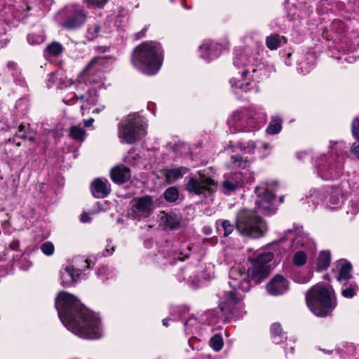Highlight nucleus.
<instances>
[{"label":"nucleus","mask_w":359,"mask_h":359,"mask_svg":"<svg viewBox=\"0 0 359 359\" xmlns=\"http://www.w3.org/2000/svg\"><path fill=\"white\" fill-rule=\"evenodd\" d=\"M273 257V253L271 252L259 253L252 260V266L247 272L240 267H233L230 269L229 285L232 290L223 292L219 304L220 311L224 315L235 314L237 305L243 298L240 291L248 292L252 287V281L257 284L268 276L271 271L269 263Z\"/></svg>","instance_id":"obj_1"},{"label":"nucleus","mask_w":359,"mask_h":359,"mask_svg":"<svg viewBox=\"0 0 359 359\" xmlns=\"http://www.w3.org/2000/svg\"><path fill=\"white\" fill-rule=\"evenodd\" d=\"M55 306L62 324L74 334L87 339H97L102 337L100 318L85 307L74 295L60 292Z\"/></svg>","instance_id":"obj_2"},{"label":"nucleus","mask_w":359,"mask_h":359,"mask_svg":"<svg viewBox=\"0 0 359 359\" xmlns=\"http://www.w3.org/2000/svg\"><path fill=\"white\" fill-rule=\"evenodd\" d=\"M329 148L330 151L327 155L322 154L314 158L317 175L323 180L338 179L344 172V163L347 149L346 142L331 141Z\"/></svg>","instance_id":"obj_3"},{"label":"nucleus","mask_w":359,"mask_h":359,"mask_svg":"<svg viewBox=\"0 0 359 359\" xmlns=\"http://www.w3.org/2000/svg\"><path fill=\"white\" fill-rule=\"evenodd\" d=\"M131 62L143 74H156L163 62V50L160 43L156 41L142 43L135 48Z\"/></svg>","instance_id":"obj_4"},{"label":"nucleus","mask_w":359,"mask_h":359,"mask_svg":"<svg viewBox=\"0 0 359 359\" xmlns=\"http://www.w3.org/2000/svg\"><path fill=\"white\" fill-rule=\"evenodd\" d=\"M306 304L316 316L325 317L336 306L337 302L332 287L318 283L306 294Z\"/></svg>","instance_id":"obj_5"},{"label":"nucleus","mask_w":359,"mask_h":359,"mask_svg":"<svg viewBox=\"0 0 359 359\" xmlns=\"http://www.w3.org/2000/svg\"><path fill=\"white\" fill-rule=\"evenodd\" d=\"M266 121L264 113L253 108H241L233 112L227 121L231 133L250 132L259 130Z\"/></svg>","instance_id":"obj_6"},{"label":"nucleus","mask_w":359,"mask_h":359,"mask_svg":"<svg viewBox=\"0 0 359 359\" xmlns=\"http://www.w3.org/2000/svg\"><path fill=\"white\" fill-rule=\"evenodd\" d=\"M249 69H245L240 72V78H232L230 83L234 92H250L258 90L257 83L260 79L269 76L270 72L273 70L272 66L266 65L264 63H252Z\"/></svg>","instance_id":"obj_7"},{"label":"nucleus","mask_w":359,"mask_h":359,"mask_svg":"<svg viewBox=\"0 0 359 359\" xmlns=\"http://www.w3.org/2000/svg\"><path fill=\"white\" fill-rule=\"evenodd\" d=\"M88 12L79 4H69L59 10L54 16L55 22L63 29L75 31L87 22Z\"/></svg>","instance_id":"obj_8"},{"label":"nucleus","mask_w":359,"mask_h":359,"mask_svg":"<svg viewBox=\"0 0 359 359\" xmlns=\"http://www.w3.org/2000/svg\"><path fill=\"white\" fill-rule=\"evenodd\" d=\"M236 226L241 233L252 238L262 237L267 231L265 222L250 210H242L238 213Z\"/></svg>","instance_id":"obj_9"},{"label":"nucleus","mask_w":359,"mask_h":359,"mask_svg":"<svg viewBox=\"0 0 359 359\" xmlns=\"http://www.w3.org/2000/svg\"><path fill=\"white\" fill-rule=\"evenodd\" d=\"M67 83L68 84L65 86L67 93L62 97V101L65 104H70L74 103V101L79 102L82 110L96 104V93L93 90H90L85 82L69 80Z\"/></svg>","instance_id":"obj_10"},{"label":"nucleus","mask_w":359,"mask_h":359,"mask_svg":"<svg viewBox=\"0 0 359 359\" xmlns=\"http://www.w3.org/2000/svg\"><path fill=\"white\" fill-rule=\"evenodd\" d=\"M119 137L127 144H133L143 137L146 132L144 118L137 114H130L119 123Z\"/></svg>","instance_id":"obj_11"},{"label":"nucleus","mask_w":359,"mask_h":359,"mask_svg":"<svg viewBox=\"0 0 359 359\" xmlns=\"http://www.w3.org/2000/svg\"><path fill=\"white\" fill-rule=\"evenodd\" d=\"M90 268V264L88 259L83 257L74 258L72 262L67 263L61 269L60 274L61 285L64 287H69L76 283L80 278L82 272Z\"/></svg>","instance_id":"obj_12"},{"label":"nucleus","mask_w":359,"mask_h":359,"mask_svg":"<svg viewBox=\"0 0 359 359\" xmlns=\"http://www.w3.org/2000/svg\"><path fill=\"white\" fill-rule=\"evenodd\" d=\"M278 188V182L270 181L265 182L263 185L257 186L255 192L259 200L256 204L264 214H271L275 210L273 201L275 199V192Z\"/></svg>","instance_id":"obj_13"},{"label":"nucleus","mask_w":359,"mask_h":359,"mask_svg":"<svg viewBox=\"0 0 359 359\" xmlns=\"http://www.w3.org/2000/svg\"><path fill=\"white\" fill-rule=\"evenodd\" d=\"M216 188L217 183L201 172H198V176L190 177L186 184V189L189 193L205 197L215 191Z\"/></svg>","instance_id":"obj_14"},{"label":"nucleus","mask_w":359,"mask_h":359,"mask_svg":"<svg viewBox=\"0 0 359 359\" xmlns=\"http://www.w3.org/2000/svg\"><path fill=\"white\" fill-rule=\"evenodd\" d=\"M254 181V172H238L234 171L224 177L222 186L224 193L229 194L243 188L247 184H252Z\"/></svg>","instance_id":"obj_15"},{"label":"nucleus","mask_w":359,"mask_h":359,"mask_svg":"<svg viewBox=\"0 0 359 359\" xmlns=\"http://www.w3.org/2000/svg\"><path fill=\"white\" fill-rule=\"evenodd\" d=\"M154 210V200L150 196L146 195L135 198L132 202L131 208L128 210V216L133 219H141L148 217Z\"/></svg>","instance_id":"obj_16"},{"label":"nucleus","mask_w":359,"mask_h":359,"mask_svg":"<svg viewBox=\"0 0 359 359\" xmlns=\"http://www.w3.org/2000/svg\"><path fill=\"white\" fill-rule=\"evenodd\" d=\"M14 14L12 6L7 4L0 11V49L9 43L11 38L6 33L11 25L15 26V22H18Z\"/></svg>","instance_id":"obj_17"},{"label":"nucleus","mask_w":359,"mask_h":359,"mask_svg":"<svg viewBox=\"0 0 359 359\" xmlns=\"http://www.w3.org/2000/svg\"><path fill=\"white\" fill-rule=\"evenodd\" d=\"M252 63H263L257 51L253 52L249 47L235 50V56L233 60L234 67L238 69L243 67L244 69H249V71H251L250 67Z\"/></svg>","instance_id":"obj_18"},{"label":"nucleus","mask_w":359,"mask_h":359,"mask_svg":"<svg viewBox=\"0 0 359 359\" xmlns=\"http://www.w3.org/2000/svg\"><path fill=\"white\" fill-rule=\"evenodd\" d=\"M285 240H290L292 242L291 247L294 249L299 248H310L313 244L312 241L305 233L302 228H294L290 229L285 234Z\"/></svg>","instance_id":"obj_19"},{"label":"nucleus","mask_w":359,"mask_h":359,"mask_svg":"<svg viewBox=\"0 0 359 359\" xmlns=\"http://www.w3.org/2000/svg\"><path fill=\"white\" fill-rule=\"evenodd\" d=\"M42 0H8L7 5L12 6L15 16L18 21H20L28 15L29 11L34 5L39 4Z\"/></svg>","instance_id":"obj_20"},{"label":"nucleus","mask_w":359,"mask_h":359,"mask_svg":"<svg viewBox=\"0 0 359 359\" xmlns=\"http://www.w3.org/2000/svg\"><path fill=\"white\" fill-rule=\"evenodd\" d=\"M222 50V46L212 41H205L198 47L200 57L207 62L218 57Z\"/></svg>","instance_id":"obj_21"},{"label":"nucleus","mask_w":359,"mask_h":359,"mask_svg":"<svg viewBox=\"0 0 359 359\" xmlns=\"http://www.w3.org/2000/svg\"><path fill=\"white\" fill-rule=\"evenodd\" d=\"M110 32L111 26L108 19L103 22L94 21L88 25L85 37L89 41H93L98 37L102 36L103 34H108Z\"/></svg>","instance_id":"obj_22"},{"label":"nucleus","mask_w":359,"mask_h":359,"mask_svg":"<svg viewBox=\"0 0 359 359\" xmlns=\"http://www.w3.org/2000/svg\"><path fill=\"white\" fill-rule=\"evenodd\" d=\"M266 289L271 295H281L288 290L289 282L283 276L277 274L267 283Z\"/></svg>","instance_id":"obj_23"},{"label":"nucleus","mask_w":359,"mask_h":359,"mask_svg":"<svg viewBox=\"0 0 359 359\" xmlns=\"http://www.w3.org/2000/svg\"><path fill=\"white\" fill-rule=\"evenodd\" d=\"M91 193L97 198H103L111 191L110 184L106 179L97 178L91 183Z\"/></svg>","instance_id":"obj_24"},{"label":"nucleus","mask_w":359,"mask_h":359,"mask_svg":"<svg viewBox=\"0 0 359 359\" xmlns=\"http://www.w3.org/2000/svg\"><path fill=\"white\" fill-rule=\"evenodd\" d=\"M346 30L344 22L340 20H334L330 27V34H327L328 31L324 30L323 36L327 40H336L340 39L341 37L345 34Z\"/></svg>","instance_id":"obj_25"},{"label":"nucleus","mask_w":359,"mask_h":359,"mask_svg":"<svg viewBox=\"0 0 359 359\" xmlns=\"http://www.w3.org/2000/svg\"><path fill=\"white\" fill-rule=\"evenodd\" d=\"M111 180L116 184H123L130 179V170L124 165L113 168L110 172Z\"/></svg>","instance_id":"obj_26"},{"label":"nucleus","mask_w":359,"mask_h":359,"mask_svg":"<svg viewBox=\"0 0 359 359\" xmlns=\"http://www.w3.org/2000/svg\"><path fill=\"white\" fill-rule=\"evenodd\" d=\"M111 62L110 58L105 57H95L91 60L86 67L84 72L86 74H93L97 71H102L108 67Z\"/></svg>","instance_id":"obj_27"},{"label":"nucleus","mask_w":359,"mask_h":359,"mask_svg":"<svg viewBox=\"0 0 359 359\" xmlns=\"http://www.w3.org/2000/svg\"><path fill=\"white\" fill-rule=\"evenodd\" d=\"M229 166L236 170L235 172H251L250 170V161L238 154L232 155L231 156Z\"/></svg>","instance_id":"obj_28"},{"label":"nucleus","mask_w":359,"mask_h":359,"mask_svg":"<svg viewBox=\"0 0 359 359\" xmlns=\"http://www.w3.org/2000/svg\"><path fill=\"white\" fill-rule=\"evenodd\" d=\"M343 194L341 189L339 187H331L326 196V202L331 209H337L343 203Z\"/></svg>","instance_id":"obj_29"},{"label":"nucleus","mask_w":359,"mask_h":359,"mask_svg":"<svg viewBox=\"0 0 359 359\" xmlns=\"http://www.w3.org/2000/svg\"><path fill=\"white\" fill-rule=\"evenodd\" d=\"M188 169L184 167L170 168L163 170L162 174L168 184H172L181 179L187 172Z\"/></svg>","instance_id":"obj_30"},{"label":"nucleus","mask_w":359,"mask_h":359,"mask_svg":"<svg viewBox=\"0 0 359 359\" xmlns=\"http://www.w3.org/2000/svg\"><path fill=\"white\" fill-rule=\"evenodd\" d=\"M161 221L163 225L171 230L177 229L181 226V217L174 212H161Z\"/></svg>","instance_id":"obj_31"},{"label":"nucleus","mask_w":359,"mask_h":359,"mask_svg":"<svg viewBox=\"0 0 359 359\" xmlns=\"http://www.w3.org/2000/svg\"><path fill=\"white\" fill-rule=\"evenodd\" d=\"M271 337L275 344H280L287 339L286 333L283 331L280 323H274L271 326Z\"/></svg>","instance_id":"obj_32"},{"label":"nucleus","mask_w":359,"mask_h":359,"mask_svg":"<svg viewBox=\"0 0 359 359\" xmlns=\"http://www.w3.org/2000/svg\"><path fill=\"white\" fill-rule=\"evenodd\" d=\"M217 232L224 236L230 235L233 229L234 224L226 219H219L216 222Z\"/></svg>","instance_id":"obj_33"},{"label":"nucleus","mask_w":359,"mask_h":359,"mask_svg":"<svg viewBox=\"0 0 359 359\" xmlns=\"http://www.w3.org/2000/svg\"><path fill=\"white\" fill-rule=\"evenodd\" d=\"M287 42L286 39L283 36L277 34H272L266 39V45L270 50H276L281 44Z\"/></svg>","instance_id":"obj_34"},{"label":"nucleus","mask_w":359,"mask_h":359,"mask_svg":"<svg viewBox=\"0 0 359 359\" xmlns=\"http://www.w3.org/2000/svg\"><path fill=\"white\" fill-rule=\"evenodd\" d=\"M283 119L278 116H272L271 121L266 128V132L270 135H276L280 132L282 129Z\"/></svg>","instance_id":"obj_35"},{"label":"nucleus","mask_w":359,"mask_h":359,"mask_svg":"<svg viewBox=\"0 0 359 359\" xmlns=\"http://www.w3.org/2000/svg\"><path fill=\"white\" fill-rule=\"evenodd\" d=\"M195 271L196 269L194 266H189L182 269L180 273L183 280L187 279L192 283L197 284L199 282V277L198 275L194 274Z\"/></svg>","instance_id":"obj_36"},{"label":"nucleus","mask_w":359,"mask_h":359,"mask_svg":"<svg viewBox=\"0 0 359 359\" xmlns=\"http://www.w3.org/2000/svg\"><path fill=\"white\" fill-rule=\"evenodd\" d=\"M63 46L58 42H52L48 45L44 50L46 57H57L63 51Z\"/></svg>","instance_id":"obj_37"},{"label":"nucleus","mask_w":359,"mask_h":359,"mask_svg":"<svg viewBox=\"0 0 359 359\" xmlns=\"http://www.w3.org/2000/svg\"><path fill=\"white\" fill-rule=\"evenodd\" d=\"M351 269L352 266L350 263L344 262L341 264L339 274L337 277V280L341 283L345 282V283H346V281L351 277L350 274Z\"/></svg>","instance_id":"obj_38"},{"label":"nucleus","mask_w":359,"mask_h":359,"mask_svg":"<svg viewBox=\"0 0 359 359\" xmlns=\"http://www.w3.org/2000/svg\"><path fill=\"white\" fill-rule=\"evenodd\" d=\"M330 253L329 251H322L318 257L317 269L318 271L326 269L330 264Z\"/></svg>","instance_id":"obj_39"},{"label":"nucleus","mask_w":359,"mask_h":359,"mask_svg":"<svg viewBox=\"0 0 359 359\" xmlns=\"http://www.w3.org/2000/svg\"><path fill=\"white\" fill-rule=\"evenodd\" d=\"M184 325L187 335L196 333L200 326L199 322L194 316L189 318L188 320L184 322Z\"/></svg>","instance_id":"obj_40"},{"label":"nucleus","mask_w":359,"mask_h":359,"mask_svg":"<svg viewBox=\"0 0 359 359\" xmlns=\"http://www.w3.org/2000/svg\"><path fill=\"white\" fill-rule=\"evenodd\" d=\"M46 40V36L43 31L39 32H32L27 35V41L31 46H36L42 43Z\"/></svg>","instance_id":"obj_41"},{"label":"nucleus","mask_w":359,"mask_h":359,"mask_svg":"<svg viewBox=\"0 0 359 359\" xmlns=\"http://www.w3.org/2000/svg\"><path fill=\"white\" fill-rule=\"evenodd\" d=\"M85 135V130L80 126H74L69 128V136L75 140L83 141Z\"/></svg>","instance_id":"obj_42"},{"label":"nucleus","mask_w":359,"mask_h":359,"mask_svg":"<svg viewBox=\"0 0 359 359\" xmlns=\"http://www.w3.org/2000/svg\"><path fill=\"white\" fill-rule=\"evenodd\" d=\"M163 196L167 202L174 203L178 199L179 191L177 188L171 187L165 191Z\"/></svg>","instance_id":"obj_43"},{"label":"nucleus","mask_w":359,"mask_h":359,"mask_svg":"<svg viewBox=\"0 0 359 359\" xmlns=\"http://www.w3.org/2000/svg\"><path fill=\"white\" fill-rule=\"evenodd\" d=\"M224 345L223 339L221 334H216L210 340V346L215 351H220Z\"/></svg>","instance_id":"obj_44"},{"label":"nucleus","mask_w":359,"mask_h":359,"mask_svg":"<svg viewBox=\"0 0 359 359\" xmlns=\"http://www.w3.org/2000/svg\"><path fill=\"white\" fill-rule=\"evenodd\" d=\"M307 260L306 254L302 251H297L293 256V263L297 266H304Z\"/></svg>","instance_id":"obj_45"},{"label":"nucleus","mask_w":359,"mask_h":359,"mask_svg":"<svg viewBox=\"0 0 359 359\" xmlns=\"http://www.w3.org/2000/svg\"><path fill=\"white\" fill-rule=\"evenodd\" d=\"M357 285L355 283H351L346 285L345 288L341 290L342 295L346 298H352L356 294Z\"/></svg>","instance_id":"obj_46"},{"label":"nucleus","mask_w":359,"mask_h":359,"mask_svg":"<svg viewBox=\"0 0 359 359\" xmlns=\"http://www.w3.org/2000/svg\"><path fill=\"white\" fill-rule=\"evenodd\" d=\"M7 68L12 72L11 74L15 79V81L18 82L20 85H22L24 81L21 79H18V76L20 74V72L17 68L16 63L11 61L8 62L7 63Z\"/></svg>","instance_id":"obj_47"},{"label":"nucleus","mask_w":359,"mask_h":359,"mask_svg":"<svg viewBox=\"0 0 359 359\" xmlns=\"http://www.w3.org/2000/svg\"><path fill=\"white\" fill-rule=\"evenodd\" d=\"M89 8H103L109 0H83Z\"/></svg>","instance_id":"obj_48"},{"label":"nucleus","mask_w":359,"mask_h":359,"mask_svg":"<svg viewBox=\"0 0 359 359\" xmlns=\"http://www.w3.org/2000/svg\"><path fill=\"white\" fill-rule=\"evenodd\" d=\"M189 257L188 254H185L184 255L182 253L172 255L171 257L168 256V257H165V261L163 262V264L166 265L168 264H174L176 263L177 260L183 261L185 258Z\"/></svg>","instance_id":"obj_49"},{"label":"nucleus","mask_w":359,"mask_h":359,"mask_svg":"<svg viewBox=\"0 0 359 359\" xmlns=\"http://www.w3.org/2000/svg\"><path fill=\"white\" fill-rule=\"evenodd\" d=\"M188 311L185 307H175L172 309V315L173 316L172 320H181L186 316Z\"/></svg>","instance_id":"obj_50"},{"label":"nucleus","mask_w":359,"mask_h":359,"mask_svg":"<svg viewBox=\"0 0 359 359\" xmlns=\"http://www.w3.org/2000/svg\"><path fill=\"white\" fill-rule=\"evenodd\" d=\"M237 147L241 151L245 153L251 154L254 151L256 147V144L255 142L250 141L247 143H238Z\"/></svg>","instance_id":"obj_51"},{"label":"nucleus","mask_w":359,"mask_h":359,"mask_svg":"<svg viewBox=\"0 0 359 359\" xmlns=\"http://www.w3.org/2000/svg\"><path fill=\"white\" fill-rule=\"evenodd\" d=\"M40 249L42 252L46 256H50L53 255L55 251V247L52 242L46 241L41 244Z\"/></svg>","instance_id":"obj_52"},{"label":"nucleus","mask_w":359,"mask_h":359,"mask_svg":"<svg viewBox=\"0 0 359 359\" xmlns=\"http://www.w3.org/2000/svg\"><path fill=\"white\" fill-rule=\"evenodd\" d=\"M298 70L300 73L306 74L309 73L313 68V64L309 63L306 60L302 61L298 64Z\"/></svg>","instance_id":"obj_53"},{"label":"nucleus","mask_w":359,"mask_h":359,"mask_svg":"<svg viewBox=\"0 0 359 359\" xmlns=\"http://www.w3.org/2000/svg\"><path fill=\"white\" fill-rule=\"evenodd\" d=\"M351 131L353 135L359 140V118H355L352 121Z\"/></svg>","instance_id":"obj_54"},{"label":"nucleus","mask_w":359,"mask_h":359,"mask_svg":"<svg viewBox=\"0 0 359 359\" xmlns=\"http://www.w3.org/2000/svg\"><path fill=\"white\" fill-rule=\"evenodd\" d=\"M108 271H109V268L107 266H102L101 267H100L97 271V275L99 276V277H101L104 279H108L109 278V276H108Z\"/></svg>","instance_id":"obj_55"},{"label":"nucleus","mask_w":359,"mask_h":359,"mask_svg":"<svg viewBox=\"0 0 359 359\" xmlns=\"http://www.w3.org/2000/svg\"><path fill=\"white\" fill-rule=\"evenodd\" d=\"M297 10V9L295 6L290 8L287 13V18H288L289 21H295L297 20V17H299V15H297L296 13Z\"/></svg>","instance_id":"obj_56"},{"label":"nucleus","mask_w":359,"mask_h":359,"mask_svg":"<svg viewBox=\"0 0 359 359\" xmlns=\"http://www.w3.org/2000/svg\"><path fill=\"white\" fill-rule=\"evenodd\" d=\"M32 266V263L26 258H22L20 262V268L23 271L28 270Z\"/></svg>","instance_id":"obj_57"},{"label":"nucleus","mask_w":359,"mask_h":359,"mask_svg":"<svg viewBox=\"0 0 359 359\" xmlns=\"http://www.w3.org/2000/svg\"><path fill=\"white\" fill-rule=\"evenodd\" d=\"M351 152L357 159H359V142L353 143L351 147Z\"/></svg>","instance_id":"obj_58"},{"label":"nucleus","mask_w":359,"mask_h":359,"mask_svg":"<svg viewBox=\"0 0 359 359\" xmlns=\"http://www.w3.org/2000/svg\"><path fill=\"white\" fill-rule=\"evenodd\" d=\"M95 212H83L80 217V221L83 223L90 222L91 221V218L90 217V215L94 214Z\"/></svg>","instance_id":"obj_59"},{"label":"nucleus","mask_w":359,"mask_h":359,"mask_svg":"<svg viewBox=\"0 0 359 359\" xmlns=\"http://www.w3.org/2000/svg\"><path fill=\"white\" fill-rule=\"evenodd\" d=\"M9 247L11 250L15 251H18L20 249V242L18 240L13 241L10 245Z\"/></svg>","instance_id":"obj_60"},{"label":"nucleus","mask_w":359,"mask_h":359,"mask_svg":"<svg viewBox=\"0 0 359 359\" xmlns=\"http://www.w3.org/2000/svg\"><path fill=\"white\" fill-rule=\"evenodd\" d=\"M25 126H22V125H20L19 126V132H18V134L17 135L18 137L22 138V139H25L26 138V136L24 134V129H25Z\"/></svg>","instance_id":"obj_61"},{"label":"nucleus","mask_w":359,"mask_h":359,"mask_svg":"<svg viewBox=\"0 0 359 359\" xmlns=\"http://www.w3.org/2000/svg\"><path fill=\"white\" fill-rule=\"evenodd\" d=\"M114 251V247L111 246L110 248H109V246L107 247L106 250L104 251L103 255L104 256H109L113 253Z\"/></svg>","instance_id":"obj_62"},{"label":"nucleus","mask_w":359,"mask_h":359,"mask_svg":"<svg viewBox=\"0 0 359 359\" xmlns=\"http://www.w3.org/2000/svg\"><path fill=\"white\" fill-rule=\"evenodd\" d=\"M94 122V119L93 118H89L88 120H85L84 121V126L86 127H90L93 123Z\"/></svg>","instance_id":"obj_63"},{"label":"nucleus","mask_w":359,"mask_h":359,"mask_svg":"<svg viewBox=\"0 0 359 359\" xmlns=\"http://www.w3.org/2000/svg\"><path fill=\"white\" fill-rule=\"evenodd\" d=\"M344 60H346L347 62L353 63V62L355 61V58L354 56H348L344 57Z\"/></svg>","instance_id":"obj_64"}]
</instances>
